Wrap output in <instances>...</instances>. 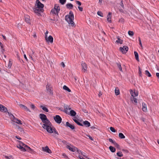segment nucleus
<instances>
[{"label":"nucleus","mask_w":159,"mask_h":159,"mask_svg":"<svg viewBox=\"0 0 159 159\" xmlns=\"http://www.w3.org/2000/svg\"><path fill=\"white\" fill-rule=\"evenodd\" d=\"M39 117L44 123L43 127L44 129H45L49 133H53L57 135H58V133L55 128L53 127H52L51 122L47 118L45 114H40Z\"/></svg>","instance_id":"1"},{"label":"nucleus","mask_w":159,"mask_h":159,"mask_svg":"<svg viewBox=\"0 0 159 159\" xmlns=\"http://www.w3.org/2000/svg\"><path fill=\"white\" fill-rule=\"evenodd\" d=\"M65 19L69 24H70L71 26L73 27L75 26V23L73 21L74 19V16L72 11H70L69 15L65 16Z\"/></svg>","instance_id":"2"},{"label":"nucleus","mask_w":159,"mask_h":159,"mask_svg":"<svg viewBox=\"0 0 159 159\" xmlns=\"http://www.w3.org/2000/svg\"><path fill=\"white\" fill-rule=\"evenodd\" d=\"M60 10V7L59 5L58 4H55L54 5V8L51 11V14L58 16Z\"/></svg>","instance_id":"3"},{"label":"nucleus","mask_w":159,"mask_h":159,"mask_svg":"<svg viewBox=\"0 0 159 159\" xmlns=\"http://www.w3.org/2000/svg\"><path fill=\"white\" fill-rule=\"evenodd\" d=\"M8 114L9 116V117L12 121L15 122L18 124H22L21 121L20 120H18L17 118H15L12 114L8 112Z\"/></svg>","instance_id":"4"},{"label":"nucleus","mask_w":159,"mask_h":159,"mask_svg":"<svg viewBox=\"0 0 159 159\" xmlns=\"http://www.w3.org/2000/svg\"><path fill=\"white\" fill-rule=\"evenodd\" d=\"M46 90L48 91V92L50 93L51 94H52L53 93V89L52 88V85L48 83L46 86Z\"/></svg>","instance_id":"5"},{"label":"nucleus","mask_w":159,"mask_h":159,"mask_svg":"<svg viewBox=\"0 0 159 159\" xmlns=\"http://www.w3.org/2000/svg\"><path fill=\"white\" fill-rule=\"evenodd\" d=\"M34 12L37 14L38 15H40L41 13L43 11V9H39L38 8L35 7L33 9Z\"/></svg>","instance_id":"6"},{"label":"nucleus","mask_w":159,"mask_h":159,"mask_svg":"<svg viewBox=\"0 0 159 159\" xmlns=\"http://www.w3.org/2000/svg\"><path fill=\"white\" fill-rule=\"evenodd\" d=\"M54 119L58 124H60L62 120V119L61 117L57 115L54 117Z\"/></svg>","instance_id":"7"},{"label":"nucleus","mask_w":159,"mask_h":159,"mask_svg":"<svg viewBox=\"0 0 159 159\" xmlns=\"http://www.w3.org/2000/svg\"><path fill=\"white\" fill-rule=\"evenodd\" d=\"M36 7L38 8L39 9H43L44 7L42 3L39 0H37L36 2Z\"/></svg>","instance_id":"8"},{"label":"nucleus","mask_w":159,"mask_h":159,"mask_svg":"<svg viewBox=\"0 0 159 159\" xmlns=\"http://www.w3.org/2000/svg\"><path fill=\"white\" fill-rule=\"evenodd\" d=\"M129 48L126 46H124L123 47H120V50L123 53H126L128 50Z\"/></svg>","instance_id":"9"},{"label":"nucleus","mask_w":159,"mask_h":159,"mask_svg":"<svg viewBox=\"0 0 159 159\" xmlns=\"http://www.w3.org/2000/svg\"><path fill=\"white\" fill-rule=\"evenodd\" d=\"M81 66L82 71L84 72H85L87 70V66L86 64L85 63L82 62L81 63Z\"/></svg>","instance_id":"10"},{"label":"nucleus","mask_w":159,"mask_h":159,"mask_svg":"<svg viewBox=\"0 0 159 159\" xmlns=\"http://www.w3.org/2000/svg\"><path fill=\"white\" fill-rule=\"evenodd\" d=\"M0 111L2 112H7L8 111V110L7 107L1 104H0Z\"/></svg>","instance_id":"11"},{"label":"nucleus","mask_w":159,"mask_h":159,"mask_svg":"<svg viewBox=\"0 0 159 159\" xmlns=\"http://www.w3.org/2000/svg\"><path fill=\"white\" fill-rule=\"evenodd\" d=\"M45 39L46 42H50L51 43H52L53 42V38L51 35L49 36L48 38L47 37L46 38H45Z\"/></svg>","instance_id":"12"},{"label":"nucleus","mask_w":159,"mask_h":159,"mask_svg":"<svg viewBox=\"0 0 159 159\" xmlns=\"http://www.w3.org/2000/svg\"><path fill=\"white\" fill-rule=\"evenodd\" d=\"M130 93L132 97H135L138 96V93L137 91H133L132 90H130Z\"/></svg>","instance_id":"13"},{"label":"nucleus","mask_w":159,"mask_h":159,"mask_svg":"<svg viewBox=\"0 0 159 159\" xmlns=\"http://www.w3.org/2000/svg\"><path fill=\"white\" fill-rule=\"evenodd\" d=\"M23 143L21 142L20 143V144L17 146V147L19 148L22 151L25 152L26 151V149L25 148L22 144Z\"/></svg>","instance_id":"14"},{"label":"nucleus","mask_w":159,"mask_h":159,"mask_svg":"<svg viewBox=\"0 0 159 159\" xmlns=\"http://www.w3.org/2000/svg\"><path fill=\"white\" fill-rule=\"evenodd\" d=\"M43 151L49 153H52L51 151L49 148L48 146L43 147L42 148Z\"/></svg>","instance_id":"15"},{"label":"nucleus","mask_w":159,"mask_h":159,"mask_svg":"<svg viewBox=\"0 0 159 159\" xmlns=\"http://www.w3.org/2000/svg\"><path fill=\"white\" fill-rule=\"evenodd\" d=\"M67 148H68L70 150L72 151V152H75L76 150H77V148L76 147H73V146H70L69 145H67Z\"/></svg>","instance_id":"16"},{"label":"nucleus","mask_w":159,"mask_h":159,"mask_svg":"<svg viewBox=\"0 0 159 159\" xmlns=\"http://www.w3.org/2000/svg\"><path fill=\"white\" fill-rule=\"evenodd\" d=\"M19 106L23 110L25 111H29L30 112V110L25 106L22 104H20Z\"/></svg>","instance_id":"17"},{"label":"nucleus","mask_w":159,"mask_h":159,"mask_svg":"<svg viewBox=\"0 0 159 159\" xmlns=\"http://www.w3.org/2000/svg\"><path fill=\"white\" fill-rule=\"evenodd\" d=\"M142 109L143 111L146 112L147 111L146 104L144 102L142 103Z\"/></svg>","instance_id":"18"},{"label":"nucleus","mask_w":159,"mask_h":159,"mask_svg":"<svg viewBox=\"0 0 159 159\" xmlns=\"http://www.w3.org/2000/svg\"><path fill=\"white\" fill-rule=\"evenodd\" d=\"M64 109L63 110V111L67 113V110H70L71 109V108L69 106L67 105H65L64 106Z\"/></svg>","instance_id":"19"},{"label":"nucleus","mask_w":159,"mask_h":159,"mask_svg":"<svg viewBox=\"0 0 159 159\" xmlns=\"http://www.w3.org/2000/svg\"><path fill=\"white\" fill-rule=\"evenodd\" d=\"M111 13L109 12L108 15L107 16V21L109 22H111Z\"/></svg>","instance_id":"20"},{"label":"nucleus","mask_w":159,"mask_h":159,"mask_svg":"<svg viewBox=\"0 0 159 159\" xmlns=\"http://www.w3.org/2000/svg\"><path fill=\"white\" fill-rule=\"evenodd\" d=\"M66 125L68 127H69L70 129H75V127L74 126L72 125V124L69 123V122H66Z\"/></svg>","instance_id":"21"},{"label":"nucleus","mask_w":159,"mask_h":159,"mask_svg":"<svg viewBox=\"0 0 159 159\" xmlns=\"http://www.w3.org/2000/svg\"><path fill=\"white\" fill-rule=\"evenodd\" d=\"M66 8L69 9H72L73 7V5L70 3H68L66 4Z\"/></svg>","instance_id":"22"},{"label":"nucleus","mask_w":159,"mask_h":159,"mask_svg":"<svg viewBox=\"0 0 159 159\" xmlns=\"http://www.w3.org/2000/svg\"><path fill=\"white\" fill-rule=\"evenodd\" d=\"M40 108H41L45 112H48V109L45 107L44 105H41L40 106Z\"/></svg>","instance_id":"23"},{"label":"nucleus","mask_w":159,"mask_h":159,"mask_svg":"<svg viewBox=\"0 0 159 159\" xmlns=\"http://www.w3.org/2000/svg\"><path fill=\"white\" fill-rule=\"evenodd\" d=\"M83 124L86 127H89L90 126V123L87 120L84 121Z\"/></svg>","instance_id":"24"},{"label":"nucleus","mask_w":159,"mask_h":159,"mask_svg":"<svg viewBox=\"0 0 159 159\" xmlns=\"http://www.w3.org/2000/svg\"><path fill=\"white\" fill-rule=\"evenodd\" d=\"M76 114V112L74 110H71L70 111L69 114L71 116H75Z\"/></svg>","instance_id":"25"},{"label":"nucleus","mask_w":159,"mask_h":159,"mask_svg":"<svg viewBox=\"0 0 159 159\" xmlns=\"http://www.w3.org/2000/svg\"><path fill=\"white\" fill-rule=\"evenodd\" d=\"M25 21L29 23L30 22V16L27 15H26L25 16Z\"/></svg>","instance_id":"26"},{"label":"nucleus","mask_w":159,"mask_h":159,"mask_svg":"<svg viewBox=\"0 0 159 159\" xmlns=\"http://www.w3.org/2000/svg\"><path fill=\"white\" fill-rule=\"evenodd\" d=\"M22 145L25 147V148L26 149V151H27L29 152V150H30L31 148L29 146L26 145L25 144H24L23 143H22Z\"/></svg>","instance_id":"27"},{"label":"nucleus","mask_w":159,"mask_h":159,"mask_svg":"<svg viewBox=\"0 0 159 159\" xmlns=\"http://www.w3.org/2000/svg\"><path fill=\"white\" fill-rule=\"evenodd\" d=\"M73 120L78 125L82 126H83V125L80 123L78 120H77L75 118L73 119Z\"/></svg>","instance_id":"28"},{"label":"nucleus","mask_w":159,"mask_h":159,"mask_svg":"<svg viewBox=\"0 0 159 159\" xmlns=\"http://www.w3.org/2000/svg\"><path fill=\"white\" fill-rule=\"evenodd\" d=\"M134 54L135 57V58L136 60L139 61V55L137 52H134Z\"/></svg>","instance_id":"29"},{"label":"nucleus","mask_w":159,"mask_h":159,"mask_svg":"<svg viewBox=\"0 0 159 159\" xmlns=\"http://www.w3.org/2000/svg\"><path fill=\"white\" fill-rule=\"evenodd\" d=\"M115 92L116 95H118L120 93V92L119 89L118 88H116L115 89Z\"/></svg>","instance_id":"30"},{"label":"nucleus","mask_w":159,"mask_h":159,"mask_svg":"<svg viewBox=\"0 0 159 159\" xmlns=\"http://www.w3.org/2000/svg\"><path fill=\"white\" fill-rule=\"evenodd\" d=\"M131 100L132 101H134V102L135 103H137V99L136 98H135V97H131Z\"/></svg>","instance_id":"31"},{"label":"nucleus","mask_w":159,"mask_h":159,"mask_svg":"<svg viewBox=\"0 0 159 159\" xmlns=\"http://www.w3.org/2000/svg\"><path fill=\"white\" fill-rule=\"evenodd\" d=\"M110 150L112 152H114L116 151V149L111 146H110L109 147Z\"/></svg>","instance_id":"32"},{"label":"nucleus","mask_w":159,"mask_h":159,"mask_svg":"<svg viewBox=\"0 0 159 159\" xmlns=\"http://www.w3.org/2000/svg\"><path fill=\"white\" fill-rule=\"evenodd\" d=\"M119 137L121 139H125V136L122 133H119Z\"/></svg>","instance_id":"33"},{"label":"nucleus","mask_w":159,"mask_h":159,"mask_svg":"<svg viewBox=\"0 0 159 159\" xmlns=\"http://www.w3.org/2000/svg\"><path fill=\"white\" fill-rule=\"evenodd\" d=\"M63 89H64L67 90L68 92H71V90L68 88V87L66 85L64 86Z\"/></svg>","instance_id":"34"},{"label":"nucleus","mask_w":159,"mask_h":159,"mask_svg":"<svg viewBox=\"0 0 159 159\" xmlns=\"http://www.w3.org/2000/svg\"><path fill=\"white\" fill-rule=\"evenodd\" d=\"M116 42L117 43H120V44H122L123 43V41L121 39H120L119 37L117 38V40L116 41Z\"/></svg>","instance_id":"35"},{"label":"nucleus","mask_w":159,"mask_h":159,"mask_svg":"<svg viewBox=\"0 0 159 159\" xmlns=\"http://www.w3.org/2000/svg\"><path fill=\"white\" fill-rule=\"evenodd\" d=\"M145 74L149 77H150L151 76V75L150 73L148 70L145 71Z\"/></svg>","instance_id":"36"},{"label":"nucleus","mask_w":159,"mask_h":159,"mask_svg":"<svg viewBox=\"0 0 159 159\" xmlns=\"http://www.w3.org/2000/svg\"><path fill=\"white\" fill-rule=\"evenodd\" d=\"M117 155L119 157H122L123 156V154L121 152L119 151L117 153Z\"/></svg>","instance_id":"37"},{"label":"nucleus","mask_w":159,"mask_h":159,"mask_svg":"<svg viewBox=\"0 0 159 159\" xmlns=\"http://www.w3.org/2000/svg\"><path fill=\"white\" fill-rule=\"evenodd\" d=\"M66 1V0H59V2L62 4L64 5L65 4Z\"/></svg>","instance_id":"38"},{"label":"nucleus","mask_w":159,"mask_h":159,"mask_svg":"<svg viewBox=\"0 0 159 159\" xmlns=\"http://www.w3.org/2000/svg\"><path fill=\"white\" fill-rule=\"evenodd\" d=\"M117 66L120 70L121 71H122V69L120 64V63H117Z\"/></svg>","instance_id":"39"},{"label":"nucleus","mask_w":159,"mask_h":159,"mask_svg":"<svg viewBox=\"0 0 159 159\" xmlns=\"http://www.w3.org/2000/svg\"><path fill=\"white\" fill-rule=\"evenodd\" d=\"M139 76H142V73L141 69L139 67Z\"/></svg>","instance_id":"40"},{"label":"nucleus","mask_w":159,"mask_h":159,"mask_svg":"<svg viewBox=\"0 0 159 159\" xmlns=\"http://www.w3.org/2000/svg\"><path fill=\"white\" fill-rule=\"evenodd\" d=\"M128 34L129 35L132 36L134 35V33L133 31H129L128 32Z\"/></svg>","instance_id":"41"},{"label":"nucleus","mask_w":159,"mask_h":159,"mask_svg":"<svg viewBox=\"0 0 159 159\" xmlns=\"http://www.w3.org/2000/svg\"><path fill=\"white\" fill-rule=\"evenodd\" d=\"M110 130L113 132H116V130L113 127H110Z\"/></svg>","instance_id":"42"},{"label":"nucleus","mask_w":159,"mask_h":159,"mask_svg":"<svg viewBox=\"0 0 159 159\" xmlns=\"http://www.w3.org/2000/svg\"><path fill=\"white\" fill-rule=\"evenodd\" d=\"M109 141L111 143H113L114 144L115 143V141H114L112 139L109 138L108 139Z\"/></svg>","instance_id":"43"},{"label":"nucleus","mask_w":159,"mask_h":159,"mask_svg":"<svg viewBox=\"0 0 159 159\" xmlns=\"http://www.w3.org/2000/svg\"><path fill=\"white\" fill-rule=\"evenodd\" d=\"M4 157L6 159H10L12 158V156L11 155L9 156H4Z\"/></svg>","instance_id":"44"},{"label":"nucleus","mask_w":159,"mask_h":159,"mask_svg":"<svg viewBox=\"0 0 159 159\" xmlns=\"http://www.w3.org/2000/svg\"><path fill=\"white\" fill-rule=\"evenodd\" d=\"M30 107L31 108L34 109L35 108V107L34 105L33 104H31L30 105Z\"/></svg>","instance_id":"45"},{"label":"nucleus","mask_w":159,"mask_h":159,"mask_svg":"<svg viewBox=\"0 0 159 159\" xmlns=\"http://www.w3.org/2000/svg\"><path fill=\"white\" fill-rule=\"evenodd\" d=\"M114 145L115 146V147H116L117 148H119L120 147V146L119 145L117 144L116 142L114 144Z\"/></svg>","instance_id":"46"},{"label":"nucleus","mask_w":159,"mask_h":159,"mask_svg":"<svg viewBox=\"0 0 159 159\" xmlns=\"http://www.w3.org/2000/svg\"><path fill=\"white\" fill-rule=\"evenodd\" d=\"M76 3L77 4H78L80 6L81 5V3L79 1H76Z\"/></svg>","instance_id":"47"},{"label":"nucleus","mask_w":159,"mask_h":159,"mask_svg":"<svg viewBox=\"0 0 159 159\" xmlns=\"http://www.w3.org/2000/svg\"><path fill=\"white\" fill-rule=\"evenodd\" d=\"M97 14L99 16H100L102 17L103 16L102 14L100 11H98Z\"/></svg>","instance_id":"48"},{"label":"nucleus","mask_w":159,"mask_h":159,"mask_svg":"<svg viewBox=\"0 0 159 159\" xmlns=\"http://www.w3.org/2000/svg\"><path fill=\"white\" fill-rule=\"evenodd\" d=\"M48 31H47L45 33V38L48 37Z\"/></svg>","instance_id":"49"},{"label":"nucleus","mask_w":159,"mask_h":159,"mask_svg":"<svg viewBox=\"0 0 159 159\" xmlns=\"http://www.w3.org/2000/svg\"><path fill=\"white\" fill-rule=\"evenodd\" d=\"M78 8L79 10L80 11H83V8L82 7H78Z\"/></svg>","instance_id":"50"},{"label":"nucleus","mask_w":159,"mask_h":159,"mask_svg":"<svg viewBox=\"0 0 159 159\" xmlns=\"http://www.w3.org/2000/svg\"><path fill=\"white\" fill-rule=\"evenodd\" d=\"M29 152L31 153H34V151L31 149H30V150H29Z\"/></svg>","instance_id":"51"},{"label":"nucleus","mask_w":159,"mask_h":159,"mask_svg":"<svg viewBox=\"0 0 159 159\" xmlns=\"http://www.w3.org/2000/svg\"><path fill=\"white\" fill-rule=\"evenodd\" d=\"M1 48V51L2 52H3L4 51V49L3 48V46H0Z\"/></svg>","instance_id":"52"},{"label":"nucleus","mask_w":159,"mask_h":159,"mask_svg":"<svg viewBox=\"0 0 159 159\" xmlns=\"http://www.w3.org/2000/svg\"><path fill=\"white\" fill-rule=\"evenodd\" d=\"M87 136L89 138V139L90 140H93V138L91 136H90L89 135H88Z\"/></svg>","instance_id":"53"},{"label":"nucleus","mask_w":159,"mask_h":159,"mask_svg":"<svg viewBox=\"0 0 159 159\" xmlns=\"http://www.w3.org/2000/svg\"><path fill=\"white\" fill-rule=\"evenodd\" d=\"M11 66V63L10 61H9V64H8V67H9V68H10Z\"/></svg>","instance_id":"54"},{"label":"nucleus","mask_w":159,"mask_h":159,"mask_svg":"<svg viewBox=\"0 0 159 159\" xmlns=\"http://www.w3.org/2000/svg\"><path fill=\"white\" fill-rule=\"evenodd\" d=\"M78 157L80 159H85V158H84L83 157L80 156H79Z\"/></svg>","instance_id":"55"},{"label":"nucleus","mask_w":159,"mask_h":159,"mask_svg":"<svg viewBox=\"0 0 159 159\" xmlns=\"http://www.w3.org/2000/svg\"><path fill=\"white\" fill-rule=\"evenodd\" d=\"M61 66L63 67H64L65 66V65L64 63L63 62H62L61 63Z\"/></svg>","instance_id":"56"},{"label":"nucleus","mask_w":159,"mask_h":159,"mask_svg":"<svg viewBox=\"0 0 159 159\" xmlns=\"http://www.w3.org/2000/svg\"><path fill=\"white\" fill-rule=\"evenodd\" d=\"M24 57L25 58L26 60L27 61L28 59H27V58L26 57V55L25 54L24 55Z\"/></svg>","instance_id":"57"},{"label":"nucleus","mask_w":159,"mask_h":159,"mask_svg":"<svg viewBox=\"0 0 159 159\" xmlns=\"http://www.w3.org/2000/svg\"><path fill=\"white\" fill-rule=\"evenodd\" d=\"M102 94V93L101 92V91H100L99 92V93L98 94V96L99 97H100L101 96Z\"/></svg>","instance_id":"58"},{"label":"nucleus","mask_w":159,"mask_h":159,"mask_svg":"<svg viewBox=\"0 0 159 159\" xmlns=\"http://www.w3.org/2000/svg\"><path fill=\"white\" fill-rule=\"evenodd\" d=\"M156 74L157 76L158 77V78H159V73H157Z\"/></svg>","instance_id":"59"},{"label":"nucleus","mask_w":159,"mask_h":159,"mask_svg":"<svg viewBox=\"0 0 159 159\" xmlns=\"http://www.w3.org/2000/svg\"><path fill=\"white\" fill-rule=\"evenodd\" d=\"M121 6H122V7L124 8V5H123V3H122V1H121Z\"/></svg>","instance_id":"60"},{"label":"nucleus","mask_w":159,"mask_h":159,"mask_svg":"<svg viewBox=\"0 0 159 159\" xmlns=\"http://www.w3.org/2000/svg\"><path fill=\"white\" fill-rule=\"evenodd\" d=\"M63 156L64 157H65L67 158V157L66 156V154L65 153L63 154Z\"/></svg>","instance_id":"61"},{"label":"nucleus","mask_w":159,"mask_h":159,"mask_svg":"<svg viewBox=\"0 0 159 159\" xmlns=\"http://www.w3.org/2000/svg\"><path fill=\"white\" fill-rule=\"evenodd\" d=\"M16 138L17 139H18L19 140H20L21 139V138L20 137H19V136H16Z\"/></svg>","instance_id":"62"},{"label":"nucleus","mask_w":159,"mask_h":159,"mask_svg":"<svg viewBox=\"0 0 159 159\" xmlns=\"http://www.w3.org/2000/svg\"><path fill=\"white\" fill-rule=\"evenodd\" d=\"M139 45H140V46H141V48H143V46L142 45V43L141 42L139 43Z\"/></svg>","instance_id":"63"},{"label":"nucleus","mask_w":159,"mask_h":159,"mask_svg":"<svg viewBox=\"0 0 159 159\" xmlns=\"http://www.w3.org/2000/svg\"><path fill=\"white\" fill-rule=\"evenodd\" d=\"M138 39H139V43L141 42V40L140 38L139 37Z\"/></svg>","instance_id":"64"}]
</instances>
